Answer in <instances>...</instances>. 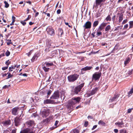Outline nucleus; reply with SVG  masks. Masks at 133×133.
Wrapping results in <instances>:
<instances>
[{"label": "nucleus", "mask_w": 133, "mask_h": 133, "mask_svg": "<svg viewBox=\"0 0 133 133\" xmlns=\"http://www.w3.org/2000/svg\"><path fill=\"white\" fill-rule=\"evenodd\" d=\"M59 97V91L57 90L55 91L53 95L50 97V98L53 99H58Z\"/></svg>", "instance_id": "nucleus-8"}, {"label": "nucleus", "mask_w": 133, "mask_h": 133, "mask_svg": "<svg viewBox=\"0 0 133 133\" xmlns=\"http://www.w3.org/2000/svg\"><path fill=\"white\" fill-rule=\"evenodd\" d=\"M105 19L107 21H110L111 20V18L110 17V15H108L106 18Z\"/></svg>", "instance_id": "nucleus-35"}, {"label": "nucleus", "mask_w": 133, "mask_h": 133, "mask_svg": "<svg viewBox=\"0 0 133 133\" xmlns=\"http://www.w3.org/2000/svg\"><path fill=\"white\" fill-rule=\"evenodd\" d=\"M20 119L19 117H17L14 120L15 125L17 127L20 124Z\"/></svg>", "instance_id": "nucleus-12"}, {"label": "nucleus", "mask_w": 133, "mask_h": 133, "mask_svg": "<svg viewBox=\"0 0 133 133\" xmlns=\"http://www.w3.org/2000/svg\"><path fill=\"white\" fill-rule=\"evenodd\" d=\"M16 65H15L14 66H12L11 67H10L12 69H15L16 67Z\"/></svg>", "instance_id": "nucleus-61"}, {"label": "nucleus", "mask_w": 133, "mask_h": 133, "mask_svg": "<svg viewBox=\"0 0 133 133\" xmlns=\"http://www.w3.org/2000/svg\"><path fill=\"white\" fill-rule=\"evenodd\" d=\"M81 98L79 97H73L70 100L68 101L67 103L66 107L67 110L71 112L74 109L75 105L77 103H79L81 101Z\"/></svg>", "instance_id": "nucleus-1"}, {"label": "nucleus", "mask_w": 133, "mask_h": 133, "mask_svg": "<svg viewBox=\"0 0 133 133\" xmlns=\"http://www.w3.org/2000/svg\"><path fill=\"white\" fill-rule=\"evenodd\" d=\"M8 68V66H6V67H4L2 68V70H4L7 69Z\"/></svg>", "instance_id": "nucleus-56"}, {"label": "nucleus", "mask_w": 133, "mask_h": 133, "mask_svg": "<svg viewBox=\"0 0 133 133\" xmlns=\"http://www.w3.org/2000/svg\"><path fill=\"white\" fill-rule=\"evenodd\" d=\"M51 45H47L46 46V48L44 50V51L46 52H49L51 48L50 47Z\"/></svg>", "instance_id": "nucleus-23"}, {"label": "nucleus", "mask_w": 133, "mask_h": 133, "mask_svg": "<svg viewBox=\"0 0 133 133\" xmlns=\"http://www.w3.org/2000/svg\"><path fill=\"white\" fill-rule=\"evenodd\" d=\"M11 85L10 84H9L8 85H5L3 87V89H6L8 88L9 87H10Z\"/></svg>", "instance_id": "nucleus-44"}, {"label": "nucleus", "mask_w": 133, "mask_h": 133, "mask_svg": "<svg viewBox=\"0 0 133 133\" xmlns=\"http://www.w3.org/2000/svg\"><path fill=\"white\" fill-rule=\"evenodd\" d=\"M50 112L49 110L47 109H44L40 112V114L43 118H46L49 115Z\"/></svg>", "instance_id": "nucleus-6"}, {"label": "nucleus", "mask_w": 133, "mask_h": 133, "mask_svg": "<svg viewBox=\"0 0 133 133\" xmlns=\"http://www.w3.org/2000/svg\"><path fill=\"white\" fill-rule=\"evenodd\" d=\"M58 122H59V121H56L55 123V125L56 126H56L57 125V124H58Z\"/></svg>", "instance_id": "nucleus-64"}, {"label": "nucleus", "mask_w": 133, "mask_h": 133, "mask_svg": "<svg viewBox=\"0 0 133 133\" xmlns=\"http://www.w3.org/2000/svg\"><path fill=\"white\" fill-rule=\"evenodd\" d=\"M111 26L110 25H107L105 29V31L108 32V31L110 29Z\"/></svg>", "instance_id": "nucleus-30"}, {"label": "nucleus", "mask_w": 133, "mask_h": 133, "mask_svg": "<svg viewBox=\"0 0 133 133\" xmlns=\"http://www.w3.org/2000/svg\"><path fill=\"white\" fill-rule=\"evenodd\" d=\"M63 34V31L62 29H60L58 32L59 35H60L61 36Z\"/></svg>", "instance_id": "nucleus-32"}, {"label": "nucleus", "mask_w": 133, "mask_h": 133, "mask_svg": "<svg viewBox=\"0 0 133 133\" xmlns=\"http://www.w3.org/2000/svg\"><path fill=\"white\" fill-rule=\"evenodd\" d=\"M44 64L46 65L45 66L46 67H49L54 65V64L52 63H49L48 62H45L44 63Z\"/></svg>", "instance_id": "nucleus-26"}, {"label": "nucleus", "mask_w": 133, "mask_h": 133, "mask_svg": "<svg viewBox=\"0 0 133 133\" xmlns=\"http://www.w3.org/2000/svg\"><path fill=\"white\" fill-rule=\"evenodd\" d=\"M20 133H34L32 131H31L30 129L27 128L23 130L22 131H21Z\"/></svg>", "instance_id": "nucleus-16"}, {"label": "nucleus", "mask_w": 133, "mask_h": 133, "mask_svg": "<svg viewBox=\"0 0 133 133\" xmlns=\"http://www.w3.org/2000/svg\"><path fill=\"white\" fill-rule=\"evenodd\" d=\"M50 121V120L49 118H47L43 120V123H48Z\"/></svg>", "instance_id": "nucleus-37"}, {"label": "nucleus", "mask_w": 133, "mask_h": 133, "mask_svg": "<svg viewBox=\"0 0 133 133\" xmlns=\"http://www.w3.org/2000/svg\"><path fill=\"white\" fill-rule=\"evenodd\" d=\"M88 125V122L87 121H85L84 125L85 127H87Z\"/></svg>", "instance_id": "nucleus-45"}, {"label": "nucleus", "mask_w": 133, "mask_h": 133, "mask_svg": "<svg viewBox=\"0 0 133 133\" xmlns=\"http://www.w3.org/2000/svg\"><path fill=\"white\" fill-rule=\"evenodd\" d=\"M119 97V95L118 94H116L114 95L113 97L110 99L109 101L110 102H112L113 101H115Z\"/></svg>", "instance_id": "nucleus-13"}, {"label": "nucleus", "mask_w": 133, "mask_h": 133, "mask_svg": "<svg viewBox=\"0 0 133 133\" xmlns=\"http://www.w3.org/2000/svg\"><path fill=\"white\" fill-rule=\"evenodd\" d=\"M25 21V20L24 21H21V23L23 25V26L25 25L26 24Z\"/></svg>", "instance_id": "nucleus-46"}, {"label": "nucleus", "mask_w": 133, "mask_h": 133, "mask_svg": "<svg viewBox=\"0 0 133 133\" xmlns=\"http://www.w3.org/2000/svg\"><path fill=\"white\" fill-rule=\"evenodd\" d=\"M129 29H130L133 27V21H130L129 22Z\"/></svg>", "instance_id": "nucleus-31"}, {"label": "nucleus", "mask_w": 133, "mask_h": 133, "mask_svg": "<svg viewBox=\"0 0 133 133\" xmlns=\"http://www.w3.org/2000/svg\"><path fill=\"white\" fill-rule=\"evenodd\" d=\"M46 66H44L42 67V69L44 70L45 72L48 71L50 69L49 68H46Z\"/></svg>", "instance_id": "nucleus-28"}, {"label": "nucleus", "mask_w": 133, "mask_h": 133, "mask_svg": "<svg viewBox=\"0 0 133 133\" xmlns=\"http://www.w3.org/2000/svg\"><path fill=\"white\" fill-rule=\"evenodd\" d=\"M133 93V88H131L130 91L128 93V95L132 94Z\"/></svg>", "instance_id": "nucleus-40"}, {"label": "nucleus", "mask_w": 133, "mask_h": 133, "mask_svg": "<svg viewBox=\"0 0 133 133\" xmlns=\"http://www.w3.org/2000/svg\"><path fill=\"white\" fill-rule=\"evenodd\" d=\"M84 84V83H83L75 87L74 89V92L75 94H77L79 92H80Z\"/></svg>", "instance_id": "nucleus-3"}, {"label": "nucleus", "mask_w": 133, "mask_h": 133, "mask_svg": "<svg viewBox=\"0 0 133 133\" xmlns=\"http://www.w3.org/2000/svg\"><path fill=\"white\" fill-rule=\"evenodd\" d=\"M133 109V108H129L128 109L127 111L128 113H130L131 112L132 110Z\"/></svg>", "instance_id": "nucleus-51"}, {"label": "nucleus", "mask_w": 133, "mask_h": 133, "mask_svg": "<svg viewBox=\"0 0 133 133\" xmlns=\"http://www.w3.org/2000/svg\"><path fill=\"white\" fill-rule=\"evenodd\" d=\"M11 123V121L10 120L6 121L4 123V125L5 126L10 125Z\"/></svg>", "instance_id": "nucleus-25"}, {"label": "nucleus", "mask_w": 133, "mask_h": 133, "mask_svg": "<svg viewBox=\"0 0 133 133\" xmlns=\"http://www.w3.org/2000/svg\"><path fill=\"white\" fill-rule=\"evenodd\" d=\"M32 50H31L28 53H26V54L27 55L28 57H29L32 53Z\"/></svg>", "instance_id": "nucleus-52"}, {"label": "nucleus", "mask_w": 133, "mask_h": 133, "mask_svg": "<svg viewBox=\"0 0 133 133\" xmlns=\"http://www.w3.org/2000/svg\"><path fill=\"white\" fill-rule=\"evenodd\" d=\"M57 127H52L50 128V129L51 130H52Z\"/></svg>", "instance_id": "nucleus-62"}, {"label": "nucleus", "mask_w": 133, "mask_h": 133, "mask_svg": "<svg viewBox=\"0 0 133 133\" xmlns=\"http://www.w3.org/2000/svg\"><path fill=\"white\" fill-rule=\"evenodd\" d=\"M124 123L123 121H122L121 122H116L115 123L116 125H117L119 127L122 128L124 127Z\"/></svg>", "instance_id": "nucleus-21"}, {"label": "nucleus", "mask_w": 133, "mask_h": 133, "mask_svg": "<svg viewBox=\"0 0 133 133\" xmlns=\"http://www.w3.org/2000/svg\"><path fill=\"white\" fill-rule=\"evenodd\" d=\"M101 15V14L100 12H98L97 13V14L96 15V17L97 18V17H98L100 16Z\"/></svg>", "instance_id": "nucleus-49"}, {"label": "nucleus", "mask_w": 133, "mask_h": 133, "mask_svg": "<svg viewBox=\"0 0 133 133\" xmlns=\"http://www.w3.org/2000/svg\"><path fill=\"white\" fill-rule=\"evenodd\" d=\"M18 109V108H15L12 109V114L14 115H16Z\"/></svg>", "instance_id": "nucleus-22"}, {"label": "nucleus", "mask_w": 133, "mask_h": 133, "mask_svg": "<svg viewBox=\"0 0 133 133\" xmlns=\"http://www.w3.org/2000/svg\"><path fill=\"white\" fill-rule=\"evenodd\" d=\"M61 10L60 9H59L57 11V14H59L61 13Z\"/></svg>", "instance_id": "nucleus-60"}, {"label": "nucleus", "mask_w": 133, "mask_h": 133, "mask_svg": "<svg viewBox=\"0 0 133 133\" xmlns=\"http://www.w3.org/2000/svg\"><path fill=\"white\" fill-rule=\"evenodd\" d=\"M128 22V20L127 19H124L123 21L122 24H124Z\"/></svg>", "instance_id": "nucleus-50"}, {"label": "nucleus", "mask_w": 133, "mask_h": 133, "mask_svg": "<svg viewBox=\"0 0 133 133\" xmlns=\"http://www.w3.org/2000/svg\"><path fill=\"white\" fill-rule=\"evenodd\" d=\"M99 23V21L97 20L94 21L93 24V26L95 27Z\"/></svg>", "instance_id": "nucleus-29"}, {"label": "nucleus", "mask_w": 133, "mask_h": 133, "mask_svg": "<svg viewBox=\"0 0 133 133\" xmlns=\"http://www.w3.org/2000/svg\"><path fill=\"white\" fill-rule=\"evenodd\" d=\"M101 45L102 46L107 45V44L106 43L102 42L101 43Z\"/></svg>", "instance_id": "nucleus-55"}, {"label": "nucleus", "mask_w": 133, "mask_h": 133, "mask_svg": "<svg viewBox=\"0 0 133 133\" xmlns=\"http://www.w3.org/2000/svg\"><path fill=\"white\" fill-rule=\"evenodd\" d=\"M114 131L115 133H117L118 132V130L117 129H115L114 130Z\"/></svg>", "instance_id": "nucleus-63"}, {"label": "nucleus", "mask_w": 133, "mask_h": 133, "mask_svg": "<svg viewBox=\"0 0 133 133\" xmlns=\"http://www.w3.org/2000/svg\"><path fill=\"white\" fill-rule=\"evenodd\" d=\"M26 124L28 127H31L32 130L34 128V126L35 125L34 121L32 120L28 121L26 123Z\"/></svg>", "instance_id": "nucleus-9"}, {"label": "nucleus", "mask_w": 133, "mask_h": 133, "mask_svg": "<svg viewBox=\"0 0 133 133\" xmlns=\"http://www.w3.org/2000/svg\"><path fill=\"white\" fill-rule=\"evenodd\" d=\"M117 15L118 16L117 17H118V22L119 23H120L123 19V15L122 13H118Z\"/></svg>", "instance_id": "nucleus-18"}, {"label": "nucleus", "mask_w": 133, "mask_h": 133, "mask_svg": "<svg viewBox=\"0 0 133 133\" xmlns=\"http://www.w3.org/2000/svg\"><path fill=\"white\" fill-rule=\"evenodd\" d=\"M12 21L13 22H15V19H16L15 17L14 16H12Z\"/></svg>", "instance_id": "nucleus-54"}, {"label": "nucleus", "mask_w": 133, "mask_h": 133, "mask_svg": "<svg viewBox=\"0 0 133 133\" xmlns=\"http://www.w3.org/2000/svg\"><path fill=\"white\" fill-rule=\"evenodd\" d=\"M91 23L89 21L87 22L83 26L84 28V30L86 29H90L91 27Z\"/></svg>", "instance_id": "nucleus-11"}, {"label": "nucleus", "mask_w": 133, "mask_h": 133, "mask_svg": "<svg viewBox=\"0 0 133 133\" xmlns=\"http://www.w3.org/2000/svg\"><path fill=\"white\" fill-rule=\"evenodd\" d=\"M119 131L120 133H126V130L124 129L121 130Z\"/></svg>", "instance_id": "nucleus-43"}, {"label": "nucleus", "mask_w": 133, "mask_h": 133, "mask_svg": "<svg viewBox=\"0 0 133 133\" xmlns=\"http://www.w3.org/2000/svg\"><path fill=\"white\" fill-rule=\"evenodd\" d=\"M4 3L5 4V5L4 6L5 8H8L9 7V4L6 1H4Z\"/></svg>", "instance_id": "nucleus-33"}, {"label": "nucleus", "mask_w": 133, "mask_h": 133, "mask_svg": "<svg viewBox=\"0 0 133 133\" xmlns=\"http://www.w3.org/2000/svg\"><path fill=\"white\" fill-rule=\"evenodd\" d=\"M58 54L57 51L56 50L53 51L51 52L50 55L52 57H56Z\"/></svg>", "instance_id": "nucleus-20"}, {"label": "nucleus", "mask_w": 133, "mask_h": 133, "mask_svg": "<svg viewBox=\"0 0 133 133\" xmlns=\"http://www.w3.org/2000/svg\"><path fill=\"white\" fill-rule=\"evenodd\" d=\"M99 89V87H96L91 91H87V92L86 94L88 97L93 95L95 94L97 92V91Z\"/></svg>", "instance_id": "nucleus-4"}, {"label": "nucleus", "mask_w": 133, "mask_h": 133, "mask_svg": "<svg viewBox=\"0 0 133 133\" xmlns=\"http://www.w3.org/2000/svg\"><path fill=\"white\" fill-rule=\"evenodd\" d=\"M31 17V16L29 15L28 16V17L25 20V21H27L29 20Z\"/></svg>", "instance_id": "nucleus-47"}, {"label": "nucleus", "mask_w": 133, "mask_h": 133, "mask_svg": "<svg viewBox=\"0 0 133 133\" xmlns=\"http://www.w3.org/2000/svg\"><path fill=\"white\" fill-rule=\"evenodd\" d=\"M7 41H9V42H7V44L8 45H9L10 44H12V43L11 42V39H8L7 40Z\"/></svg>", "instance_id": "nucleus-41"}, {"label": "nucleus", "mask_w": 133, "mask_h": 133, "mask_svg": "<svg viewBox=\"0 0 133 133\" xmlns=\"http://www.w3.org/2000/svg\"><path fill=\"white\" fill-rule=\"evenodd\" d=\"M7 74H8V75L7 79L9 78L14 76V75H11L10 72H8Z\"/></svg>", "instance_id": "nucleus-38"}, {"label": "nucleus", "mask_w": 133, "mask_h": 133, "mask_svg": "<svg viewBox=\"0 0 133 133\" xmlns=\"http://www.w3.org/2000/svg\"><path fill=\"white\" fill-rule=\"evenodd\" d=\"M98 124L100 125H102L103 126H105L106 125V123L102 120H100L99 121Z\"/></svg>", "instance_id": "nucleus-27"}, {"label": "nucleus", "mask_w": 133, "mask_h": 133, "mask_svg": "<svg viewBox=\"0 0 133 133\" xmlns=\"http://www.w3.org/2000/svg\"><path fill=\"white\" fill-rule=\"evenodd\" d=\"M100 31H98V29L97 30V35L98 36L102 35V32Z\"/></svg>", "instance_id": "nucleus-36"}, {"label": "nucleus", "mask_w": 133, "mask_h": 133, "mask_svg": "<svg viewBox=\"0 0 133 133\" xmlns=\"http://www.w3.org/2000/svg\"><path fill=\"white\" fill-rule=\"evenodd\" d=\"M133 72V69H132L130 70L128 72V74H129V75H131L132 74Z\"/></svg>", "instance_id": "nucleus-48"}, {"label": "nucleus", "mask_w": 133, "mask_h": 133, "mask_svg": "<svg viewBox=\"0 0 133 133\" xmlns=\"http://www.w3.org/2000/svg\"><path fill=\"white\" fill-rule=\"evenodd\" d=\"M9 60L5 62V64L7 65L6 66L8 67L9 65L11 64V62L9 61Z\"/></svg>", "instance_id": "nucleus-39"}, {"label": "nucleus", "mask_w": 133, "mask_h": 133, "mask_svg": "<svg viewBox=\"0 0 133 133\" xmlns=\"http://www.w3.org/2000/svg\"><path fill=\"white\" fill-rule=\"evenodd\" d=\"M5 54L6 56H8L10 55V52L8 50H7L5 53Z\"/></svg>", "instance_id": "nucleus-42"}, {"label": "nucleus", "mask_w": 133, "mask_h": 133, "mask_svg": "<svg viewBox=\"0 0 133 133\" xmlns=\"http://www.w3.org/2000/svg\"><path fill=\"white\" fill-rule=\"evenodd\" d=\"M106 0H96L95 6V8H97L99 5L101 3L104 2Z\"/></svg>", "instance_id": "nucleus-15"}, {"label": "nucleus", "mask_w": 133, "mask_h": 133, "mask_svg": "<svg viewBox=\"0 0 133 133\" xmlns=\"http://www.w3.org/2000/svg\"><path fill=\"white\" fill-rule=\"evenodd\" d=\"M106 25L107 24L105 23H103L101 24L98 28V30L100 31H102Z\"/></svg>", "instance_id": "nucleus-17"}, {"label": "nucleus", "mask_w": 133, "mask_h": 133, "mask_svg": "<svg viewBox=\"0 0 133 133\" xmlns=\"http://www.w3.org/2000/svg\"><path fill=\"white\" fill-rule=\"evenodd\" d=\"M74 133H79V131L76 129H75L72 130Z\"/></svg>", "instance_id": "nucleus-34"}, {"label": "nucleus", "mask_w": 133, "mask_h": 133, "mask_svg": "<svg viewBox=\"0 0 133 133\" xmlns=\"http://www.w3.org/2000/svg\"><path fill=\"white\" fill-rule=\"evenodd\" d=\"M97 127V125H95L93 126V128H92L91 129L92 130H93L95 129Z\"/></svg>", "instance_id": "nucleus-58"}, {"label": "nucleus", "mask_w": 133, "mask_h": 133, "mask_svg": "<svg viewBox=\"0 0 133 133\" xmlns=\"http://www.w3.org/2000/svg\"><path fill=\"white\" fill-rule=\"evenodd\" d=\"M120 27L119 26H118L117 27H115V29L114 31H118Z\"/></svg>", "instance_id": "nucleus-53"}, {"label": "nucleus", "mask_w": 133, "mask_h": 133, "mask_svg": "<svg viewBox=\"0 0 133 133\" xmlns=\"http://www.w3.org/2000/svg\"><path fill=\"white\" fill-rule=\"evenodd\" d=\"M46 30L48 34L51 36H54L55 35V31L52 26H48Z\"/></svg>", "instance_id": "nucleus-5"}, {"label": "nucleus", "mask_w": 133, "mask_h": 133, "mask_svg": "<svg viewBox=\"0 0 133 133\" xmlns=\"http://www.w3.org/2000/svg\"><path fill=\"white\" fill-rule=\"evenodd\" d=\"M54 101L50 99H47L44 101V103L45 104H53Z\"/></svg>", "instance_id": "nucleus-19"}, {"label": "nucleus", "mask_w": 133, "mask_h": 133, "mask_svg": "<svg viewBox=\"0 0 133 133\" xmlns=\"http://www.w3.org/2000/svg\"><path fill=\"white\" fill-rule=\"evenodd\" d=\"M101 72H95L92 75V79L93 80L95 81L98 80L101 77Z\"/></svg>", "instance_id": "nucleus-7"}, {"label": "nucleus", "mask_w": 133, "mask_h": 133, "mask_svg": "<svg viewBox=\"0 0 133 133\" xmlns=\"http://www.w3.org/2000/svg\"><path fill=\"white\" fill-rule=\"evenodd\" d=\"M128 27V24H126L124 25V28L125 29H127Z\"/></svg>", "instance_id": "nucleus-59"}, {"label": "nucleus", "mask_w": 133, "mask_h": 133, "mask_svg": "<svg viewBox=\"0 0 133 133\" xmlns=\"http://www.w3.org/2000/svg\"><path fill=\"white\" fill-rule=\"evenodd\" d=\"M40 55V54L39 53L35 54L31 59V61L33 62L35 61L36 60Z\"/></svg>", "instance_id": "nucleus-14"}, {"label": "nucleus", "mask_w": 133, "mask_h": 133, "mask_svg": "<svg viewBox=\"0 0 133 133\" xmlns=\"http://www.w3.org/2000/svg\"><path fill=\"white\" fill-rule=\"evenodd\" d=\"M130 61V58L128 57L126 58L124 62V64L126 66L127 65L129 62Z\"/></svg>", "instance_id": "nucleus-24"}, {"label": "nucleus", "mask_w": 133, "mask_h": 133, "mask_svg": "<svg viewBox=\"0 0 133 133\" xmlns=\"http://www.w3.org/2000/svg\"><path fill=\"white\" fill-rule=\"evenodd\" d=\"M51 92H52V91L51 90H49L48 91V92L47 93L48 95H50V94H51Z\"/></svg>", "instance_id": "nucleus-57"}, {"label": "nucleus", "mask_w": 133, "mask_h": 133, "mask_svg": "<svg viewBox=\"0 0 133 133\" xmlns=\"http://www.w3.org/2000/svg\"><path fill=\"white\" fill-rule=\"evenodd\" d=\"M93 68L92 66H86L84 68H82L81 70V73L83 74H84V71L90 70Z\"/></svg>", "instance_id": "nucleus-10"}, {"label": "nucleus", "mask_w": 133, "mask_h": 133, "mask_svg": "<svg viewBox=\"0 0 133 133\" xmlns=\"http://www.w3.org/2000/svg\"><path fill=\"white\" fill-rule=\"evenodd\" d=\"M79 76V75L74 74L69 76L67 77L68 81L69 82H72L76 80Z\"/></svg>", "instance_id": "nucleus-2"}]
</instances>
